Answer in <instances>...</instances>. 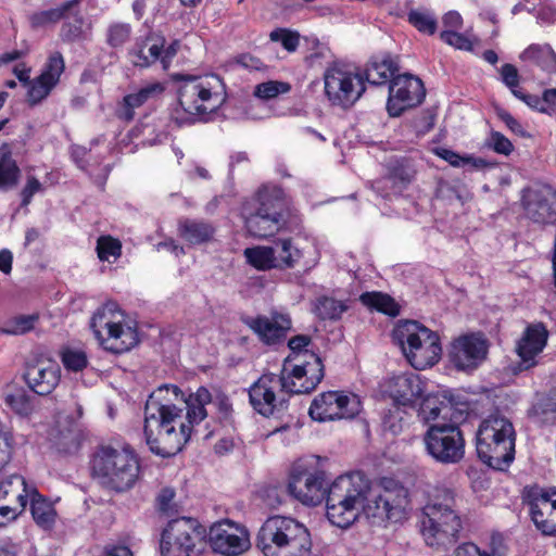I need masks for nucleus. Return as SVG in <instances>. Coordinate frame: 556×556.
<instances>
[{"label":"nucleus","instance_id":"obj_1","mask_svg":"<svg viewBox=\"0 0 556 556\" xmlns=\"http://www.w3.org/2000/svg\"><path fill=\"white\" fill-rule=\"evenodd\" d=\"M325 498L328 520L341 529L351 527L361 511L372 526L401 522L407 519L410 503L408 489L399 481L382 479L380 488L372 490L361 472L338 477Z\"/></svg>","mask_w":556,"mask_h":556},{"label":"nucleus","instance_id":"obj_2","mask_svg":"<svg viewBox=\"0 0 556 556\" xmlns=\"http://www.w3.org/2000/svg\"><path fill=\"white\" fill-rule=\"evenodd\" d=\"M184 394L177 386L164 384L153 391L144 406L143 433L149 450L159 456L170 457L179 453L190 440L194 426L207 416L206 404L212 402V394L205 387H200L185 400L187 424L182 422V408L176 406L172 397Z\"/></svg>","mask_w":556,"mask_h":556},{"label":"nucleus","instance_id":"obj_3","mask_svg":"<svg viewBox=\"0 0 556 556\" xmlns=\"http://www.w3.org/2000/svg\"><path fill=\"white\" fill-rule=\"evenodd\" d=\"M463 498L452 489L435 488L422 507L421 533L437 549H447L460 538L464 528Z\"/></svg>","mask_w":556,"mask_h":556},{"label":"nucleus","instance_id":"obj_4","mask_svg":"<svg viewBox=\"0 0 556 556\" xmlns=\"http://www.w3.org/2000/svg\"><path fill=\"white\" fill-rule=\"evenodd\" d=\"M225 101V87L217 75L188 78L178 90V105L172 109L169 119L178 127L191 125L197 116L214 113Z\"/></svg>","mask_w":556,"mask_h":556},{"label":"nucleus","instance_id":"obj_5","mask_svg":"<svg viewBox=\"0 0 556 556\" xmlns=\"http://www.w3.org/2000/svg\"><path fill=\"white\" fill-rule=\"evenodd\" d=\"M516 432L513 422L500 410L483 418L476 433L479 459L495 470H505L515 459Z\"/></svg>","mask_w":556,"mask_h":556},{"label":"nucleus","instance_id":"obj_6","mask_svg":"<svg viewBox=\"0 0 556 556\" xmlns=\"http://www.w3.org/2000/svg\"><path fill=\"white\" fill-rule=\"evenodd\" d=\"M91 472L99 483L116 493L132 489L139 479L140 464L130 446H100L91 459Z\"/></svg>","mask_w":556,"mask_h":556},{"label":"nucleus","instance_id":"obj_7","mask_svg":"<svg viewBox=\"0 0 556 556\" xmlns=\"http://www.w3.org/2000/svg\"><path fill=\"white\" fill-rule=\"evenodd\" d=\"M256 545L265 556H309L311 534L293 518L274 516L261 527Z\"/></svg>","mask_w":556,"mask_h":556},{"label":"nucleus","instance_id":"obj_8","mask_svg":"<svg viewBox=\"0 0 556 556\" xmlns=\"http://www.w3.org/2000/svg\"><path fill=\"white\" fill-rule=\"evenodd\" d=\"M283 193L279 188H261L242 206V217L248 233L265 239L277 233L283 225Z\"/></svg>","mask_w":556,"mask_h":556},{"label":"nucleus","instance_id":"obj_9","mask_svg":"<svg viewBox=\"0 0 556 556\" xmlns=\"http://www.w3.org/2000/svg\"><path fill=\"white\" fill-rule=\"evenodd\" d=\"M393 339L416 369L431 367L440 359L442 348L438 333L418 321H400L393 330Z\"/></svg>","mask_w":556,"mask_h":556},{"label":"nucleus","instance_id":"obj_10","mask_svg":"<svg viewBox=\"0 0 556 556\" xmlns=\"http://www.w3.org/2000/svg\"><path fill=\"white\" fill-rule=\"evenodd\" d=\"M116 304L111 302L97 309L90 320V328L100 345L113 354L130 351L138 342V331L135 326L124 325L114 320Z\"/></svg>","mask_w":556,"mask_h":556},{"label":"nucleus","instance_id":"obj_11","mask_svg":"<svg viewBox=\"0 0 556 556\" xmlns=\"http://www.w3.org/2000/svg\"><path fill=\"white\" fill-rule=\"evenodd\" d=\"M206 529L194 518L170 520L162 532L161 556H199L205 546Z\"/></svg>","mask_w":556,"mask_h":556},{"label":"nucleus","instance_id":"obj_12","mask_svg":"<svg viewBox=\"0 0 556 556\" xmlns=\"http://www.w3.org/2000/svg\"><path fill=\"white\" fill-rule=\"evenodd\" d=\"M427 454L442 465H454L465 456V438L459 421L431 424L422 437Z\"/></svg>","mask_w":556,"mask_h":556},{"label":"nucleus","instance_id":"obj_13","mask_svg":"<svg viewBox=\"0 0 556 556\" xmlns=\"http://www.w3.org/2000/svg\"><path fill=\"white\" fill-rule=\"evenodd\" d=\"M318 457L296 460L290 470L288 492L305 505H318L327 493V478L324 470L317 468Z\"/></svg>","mask_w":556,"mask_h":556},{"label":"nucleus","instance_id":"obj_14","mask_svg":"<svg viewBox=\"0 0 556 556\" xmlns=\"http://www.w3.org/2000/svg\"><path fill=\"white\" fill-rule=\"evenodd\" d=\"M303 356L304 359L299 362H292V357L288 356L280 375H277L288 394L309 393L325 376L324 364L317 354L305 352Z\"/></svg>","mask_w":556,"mask_h":556},{"label":"nucleus","instance_id":"obj_15","mask_svg":"<svg viewBox=\"0 0 556 556\" xmlns=\"http://www.w3.org/2000/svg\"><path fill=\"white\" fill-rule=\"evenodd\" d=\"M361 409V399L356 394L328 391L313 400L308 414L313 420L325 422L354 418Z\"/></svg>","mask_w":556,"mask_h":556},{"label":"nucleus","instance_id":"obj_16","mask_svg":"<svg viewBox=\"0 0 556 556\" xmlns=\"http://www.w3.org/2000/svg\"><path fill=\"white\" fill-rule=\"evenodd\" d=\"M288 393L275 374H264L249 389L252 407L265 417L281 413L288 407Z\"/></svg>","mask_w":556,"mask_h":556},{"label":"nucleus","instance_id":"obj_17","mask_svg":"<svg viewBox=\"0 0 556 556\" xmlns=\"http://www.w3.org/2000/svg\"><path fill=\"white\" fill-rule=\"evenodd\" d=\"M325 93L332 105L350 108L365 91L364 78L339 67L328 68L324 75Z\"/></svg>","mask_w":556,"mask_h":556},{"label":"nucleus","instance_id":"obj_18","mask_svg":"<svg viewBox=\"0 0 556 556\" xmlns=\"http://www.w3.org/2000/svg\"><path fill=\"white\" fill-rule=\"evenodd\" d=\"M206 535L213 552L223 556L242 555L251 546L248 529L229 519L213 523Z\"/></svg>","mask_w":556,"mask_h":556},{"label":"nucleus","instance_id":"obj_19","mask_svg":"<svg viewBox=\"0 0 556 556\" xmlns=\"http://www.w3.org/2000/svg\"><path fill=\"white\" fill-rule=\"evenodd\" d=\"M425 97L420 78L410 74L397 75L390 81L387 110L391 116H400L405 110L421 104Z\"/></svg>","mask_w":556,"mask_h":556},{"label":"nucleus","instance_id":"obj_20","mask_svg":"<svg viewBox=\"0 0 556 556\" xmlns=\"http://www.w3.org/2000/svg\"><path fill=\"white\" fill-rule=\"evenodd\" d=\"M488 340L480 333H470L455 339L448 351L450 362L458 370L477 369L486 358Z\"/></svg>","mask_w":556,"mask_h":556},{"label":"nucleus","instance_id":"obj_21","mask_svg":"<svg viewBox=\"0 0 556 556\" xmlns=\"http://www.w3.org/2000/svg\"><path fill=\"white\" fill-rule=\"evenodd\" d=\"M242 321L266 345L282 343L292 327L290 316L278 312H273L269 317L265 315L244 317Z\"/></svg>","mask_w":556,"mask_h":556},{"label":"nucleus","instance_id":"obj_22","mask_svg":"<svg viewBox=\"0 0 556 556\" xmlns=\"http://www.w3.org/2000/svg\"><path fill=\"white\" fill-rule=\"evenodd\" d=\"M23 377L34 393L46 396L58 387L61 379V368L58 363L41 358L27 364Z\"/></svg>","mask_w":556,"mask_h":556},{"label":"nucleus","instance_id":"obj_23","mask_svg":"<svg viewBox=\"0 0 556 556\" xmlns=\"http://www.w3.org/2000/svg\"><path fill=\"white\" fill-rule=\"evenodd\" d=\"M548 331L543 323L529 325L517 342L516 352L520 358L519 370H528L538 365L536 357L547 344Z\"/></svg>","mask_w":556,"mask_h":556},{"label":"nucleus","instance_id":"obj_24","mask_svg":"<svg viewBox=\"0 0 556 556\" xmlns=\"http://www.w3.org/2000/svg\"><path fill=\"white\" fill-rule=\"evenodd\" d=\"M388 392L394 404L414 408L416 400L424 393V383L417 374H402L389 379Z\"/></svg>","mask_w":556,"mask_h":556},{"label":"nucleus","instance_id":"obj_25","mask_svg":"<svg viewBox=\"0 0 556 556\" xmlns=\"http://www.w3.org/2000/svg\"><path fill=\"white\" fill-rule=\"evenodd\" d=\"M84 435L79 425L73 419L65 422L56 421L49 440L51 446L60 454H75L80 448Z\"/></svg>","mask_w":556,"mask_h":556},{"label":"nucleus","instance_id":"obj_26","mask_svg":"<svg viewBox=\"0 0 556 556\" xmlns=\"http://www.w3.org/2000/svg\"><path fill=\"white\" fill-rule=\"evenodd\" d=\"M417 416L428 427L434 422H452L453 420L460 421L463 419L462 412H454L452 403L445 397L440 399L438 395L426 396L418 408Z\"/></svg>","mask_w":556,"mask_h":556},{"label":"nucleus","instance_id":"obj_27","mask_svg":"<svg viewBox=\"0 0 556 556\" xmlns=\"http://www.w3.org/2000/svg\"><path fill=\"white\" fill-rule=\"evenodd\" d=\"M165 90L161 83H149L137 92L126 94L116 110V116L125 122L135 117V109L140 108L150 100L157 99Z\"/></svg>","mask_w":556,"mask_h":556},{"label":"nucleus","instance_id":"obj_28","mask_svg":"<svg viewBox=\"0 0 556 556\" xmlns=\"http://www.w3.org/2000/svg\"><path fill=\"white\" fill-rule=\"evenodd\" d=\"M414 169L402 162H396L389 168L387 176L372 184L374 189L383 198L397 193L414 178Z\"/></svg>","mask_w":556,"mask_h":556},{"label":"nucleus","instance_id":"obj_29","mask_svg":"<svg viewBox=\"0 0 556 556\" xmlns=\"http://www.w3.org/2000/svg\"><path fill=\"white\" fill-rule=\"evenodd\" d=\"M215 226L204 219L181 217L178 219L177 233L189 245H201L213 240Z\"/></svg>","mask_w":556,"mask_h":556},{"label":"nucleus","instance_id":"obj_30","mask_svg":"<svg viewBox=\"0 0 556 556\" xmlns=\"http://www.w3.org/2000/svg\"><path fill=\"white\" fill-rule=\"evenodd\" d=\"M76 4V0L64 1L55 8L38 10L27 15V22L33 30H45L53 28Z\"/></svg>","mask_w":556,"mask_h":556},{"label":"nucleus","instance_id":"obj_31","mask_svg":"<svg viewBox=\"0 0 556 556\" xmlns=\"http://www.w3.org/2000/svg\"><path fill=\"white\" fill-rule=\"evenodd\" d=\"M528 416L541 426L556 424V388L538 393L528 410Z\"/></svg>","mask_w":556,"mask_h":556},{"label":"nucleus","instance_id":"obj_32","mask_svg":"<svg viewBox=\"0 0 556 556\" xmlns=\"http://www.w3.org/2000/svg\"><path fill=\"white\" fill-rule=\"evenodd\" d=\"M399 72L397 62L389 54L375 56L367 64L365 70V79L371 85H383L391 81L390 78Z\"/></svg>","mask_w":556,"mask_h":556},{"label":"nucleus","instance_id":"obj_33","mask_svg":"<svg viewBox=\"0 0 556 556\" xmlns=\"http://www.w3.org/2000/svg\"><path fill=\"white\" fill-rule=\"evenodd\" d=\"M520 59L544 72L556 73V53L549 45H531L520 54Z\"/></svg>","mask_w":556,"mask_h":556},{"label":"nucleus","instance_id":"obj_34","mask_svg":"<svg viewBox=\"0 0 556 556\" xmlns=\"http://www.w3.org/2000/svg\"><path fill=\"white\" fill-rule=\"evenodd\" d=\"M29 493L25 479L20 475H12L0 482V501L22 502L26 506Z\"/></svg>","mask_w":556,"mask_h":556},{"label":"nucleus","instance_id":"obj_35","mask_svg":"<svg viewBox=\"0 0 556 556\" xmlns=\"http://www.w3.org/2000/svg\"><path fill=\"white\" fill-rule=\"evenodd\" d=\"M79 0H76V4L62 20L63 24L60 29V38L64 42H75L83 37L84 17L79 10Z\"/></svg>","mask_w":556,"mask_h":556},{"label":"nucleus","instance_id":"obj_36","mask_svg":"<svg viewBox=\"0 0 556 556\" xmlns=\"http://www.w3.org/2000/svg\"><path fill=\"white\" fill-rule=\"evenodd\" d=\"M270 248L278 269L292 268L302 257V253L289 238L276 240Z\"/></svg>","mask_w":556,"mask_h":556},{"label":"nucleus","instance_id":"obj_37","mask_svg":"<svg viewBox=\"0 0 556 556\" xmlns=\"http://www.w3.org/2000/svg\"><path fill=\"white\" fill-rule=\"evenodd\" d=\"M30 497V511L37 525L49 528L53 525L55 511L52 504L43 498L36 489H31Z\"/></svg>","mask_w":556,"mask_h":556},{"label":"nucleus","instance_id":"obj_38","mask_svg":"<svg viewBox=\"0 0 556 556\" xmlns=\"http://www.w3.org/2000/svg\"><path fill=\"white\" fill-rule=\"evenodd\" d=\"M348 308L346 302L324 295L316 300L314 312L321 319L337 320Z\"/></svg>","mask_w":556,"mask_h":556},{"label":"nucleus","instance_id":"obj_39","mask_svg":"<svg viewBox=\"0 0 556 556\" xmlns=\"http://www.w3.org/2000/svg\"><path fill=\"white\" fill-rule=\"evenodd\" d=\"M526 210L529 218L536 224L549 225L556 222V211L547 199L529 202Z\"/></svg>","mask_w":556,"mask_h":556},{"label":"nucleus","instance_id":"obj_40","mask_svg":"<svg viewBox=\"0 0 556 556\" xmlns=\"http://www.w3.org/2000/svg\"><path fill=\"white\" fill-rule=\"evenodd\" d=\"M132 27L128 23L113 22L105 30L106 45L115 50L124 48L131 39Z\"/></svg>","mask_w":556,"mask_h":556},{"label":"nucleus","instance_id":"obj_41","mask_svg":"<svg viewBox=\"0 0 556 556\" xmlns=\"http://www.w3.org/2000/svg\"><path fill=\"white\" fill-rule=\"evenodd\" d=\"M20 176L21 169L11 153H3L0 157V190L7 191L16 187Z\"/></svg>","mask_w":556,"mask_h":556},{"label":"nucleus","instance_id":"obj_42","mask_svg":"<svg viewBox=\"0 0 556 556\" xmlns=\"http://www.w3.org/2000/svg\"><path fill=\"white\" fill-rule=\"evenodd\" d=\"M434 154L454 167H465L469 165L473 168H483L486 166V161L481 157H475L472 155H460L447 148H435Z\"/></svg>","mask_w":556,"mask_h":556},{"label":"nucleus","instance_id":"obj_43","mask_svg":"<svg viewBox=\"0 0 556 556\" xmlns=\"http://www.w3.org/2000/svg\"><path fill=\"white\" fill-rule=\"evenodd\" d=\"M244 256L253 267L260 270L277 268L270 247L248 248L244 250Z\"/></svg>","mask_w":556,"mask_h":556},{"label":"nucleus","instance_id":"obj_44","mask_svg":"<svg viewBox=\"0 0 556 556\" xmlns=\"http://www.w3.org/2000/svg\"><path fill=\"white\" fill-rule=\"evenodd\" d=\"M363 304L376 308L377 311L395 316L399 314V307L395 301L388 294L380 292H366L361 295Z\"/></svg>","mask_w":556,"mask_h":556},{"label":"nucleus","instance_id":"obj_45","mask_svg":"<svg viewBox=\"0 0 556 556\" xmlns=\"http://www.w3.org/2000/svg\"><path fill=\"white\" fill-rule=\"evenodd\" d=\"M4 403L21 416H28L34 410L33 397L24 389L8 393L4 396Z\"/></svg>","mask_w":556,"mask_h":556},{"label":"nucleus","instance_id":"obj_46","mask_svg":"<svg viewBox=\"0 0 556 556\" xmlns=\"http://www.w3.org/2000/svg\"><path fill=\"white\" fill-rule=\"evenodd\" d=\"M211 403L216 408V417L219 424L224 428L235 429L233 408L229 397L225 393L218 392L214 397L212 396Z\"/></svg>","mask_w":556,"mask_h":556},{"label":"nucleus","instance_id":"obj_47","mask_svg":"<svg viewBox=\"0 0 556 556\" xmlns=\"http://www.w3.org/2000/svg\"><path fill=\"white\" fill-rule=\"evenodd\" d=\"M407 407L400 404H392V407L383 416L382 425L384 430L390 431L393 434H397L403 431L404 426L407 424Z\"/></svg>","mask_w":556,"mask_h":556},{"label":"nucleus","instance_id":"obj_48","mask_svg":"<svg viewBox=\"0 0 556 556\" xmlns=\"http://www.w3.org/2000/svg\"><path fill=\"white\" fill-rule=\"evenodd\" d=\"M407 20L420 33L433 35L437 31V18L429 11L410 10Z\"/></svg>","mask_w":556,"mask_h":556},{"label":"nucleus","instance_id":"obj_49","mask_svg":"<svg viewBox=\"0 0 556 556\" xmlns=\"http://www.w3.org/2000/svg\"><path fill=\"white\" fill-rule=\"evenodd\" d=\"M38 319L39 316L37 314L20 315L13 317L4 324L2 332L13 336L27 333L34 329Z\"/></svg>","mask_w":556,"mask_h":556},{"label":"nucleus","instance_id":"obj_50","mask_svg":"<svg viewBox=\"0 0 556 556\" xmlns=\"http://www.w3.org/2000/svg\"><path fill=\"white\" fill-rule=\"evenodd\" d=\"M64 68V59L62 54L56 51L49 56L39 77H41V80H47L48 83L56 86Z\"/></svg>","mask_w":556,"mask_h":556},{"label":"nucleus","instance_id":"obj_51","mask_svg":"<svg viewBox=\"0 0 556 556\" xmlns=\"http://www.w3.org/2000/svg\"><path fill=\"white\" fill-rule=\"evenodd\" d=\"M141 128L144 136L143 143L147 146L152 147L164 143L168 138V131L165 129V124L162 121L143 123Z\"/></svg>","mask_w":556,"mask_h":556},{"label":"nucleus","instance_id":"obj_52","mask_svg":"<svg viewBox=\"0 0 556 556\" xmlns=\"http://www.w3.org/2000/svg\"><path fill=\"white\" fill-rule=\"evenodd\" d=\"M291 89L288 83L269 80L255 86L254 96L269 100L278 94L286 93Z\"/></svg>","mask_w":556,"mask_h":556},{"label":"nucleus","instance_id":"obj_53","mask_svg":"<svg viewBox=\"0 0 556 556\" xmlns=\"http://www.w3.org/2000/svg\"><path fill=\"white\" fill-rule=\"evenodd\" d=\"M97 253L101 261H110V257H118L122 253V244L110 236L100 237L97 242Z\"/></svg>","mask_w":556,"mask_h":556},{"label":"nucleus","instance_id":"obj_54","mask_svg":"<svg viewBox=\"0 0 556 556\" xmlns=\"http://www.w3.org/2000/svg\"><path fill=\"white\" fill-rule=\"evenodd\" d=\"M54 87V85L48 83L47 80H41V77L39 76L35 78L30 83L27 93L29 104L33 106L40 103L49 96Z\"/></svg>","mask_w":556,"mask_h":556},{"label":"nucleus","instance_id":"obj_55","mask_svg":"<svg viewBox=\"0 0 556 556\" xmlns=\"http://www.w3.org/2000/svg\"><path fill=\"white\" fill-rule=\"evenodd\" d=\"M62 363L67 370L80 371L88 365L87 355L83 351L66 349L61 354Z\"/></svg>","mask_w":556,"mask_h":556},{"label":"nucleus","instance_id":"obj_56","mask_svg":"<svg viewBox=\"0 0 556 556\" xmlns=\"http://www.w3.org/2000/svg\"><path fill=\"white\" fill-rule=\"evenodd\" d=\"M269 38L274 42L280 41L282 47L287 51H289V52L295 51L298 46H299V43H300V36H299V34L295 33V31H291L289 29H286V28L274 29L269 34Z\"/></svg>","mask_w":556,"mask_h":556},{"label":"nucleus","instance_id":"obj_57","mask_svg":"<svg viewBox=\"0 0 556 556\" xmlns=\"http://www.w3.org/2000/svg\"><path fill=\"white\" fill-rule=\"evenodd\" d=\"M486 146L503 155H509L514 150L511 141L500 131H491Z\"/></svg>","mask_w":556,"mask_h":556},{"label":"nucleus","instance_id":"obj_58","mask_svg":"<svg viewBox=\"0 0 556 556\" xmlns=\"http://www.w3.org/2000/svg\"><path fill=\"white\" fill-rule=\"evenodd\" d=\"M311 341V337L306 334L294 336L288 341V346L291 350V354L289 356L292 357V362H299L304 359L303 354L305 352H309L308 350H306V348L308 346Z\"/></svg>","mask_w":556,"mask_h":556},{"label":"nucleus","instance_id":"obj_59","mask_svg":"<svg viewBox=\"0 0 556 556\" xmlns=\"http://www.w3.org/2000/svg\"><path fill=\"white\" fill-rule=\"evenodd\" d=\"M440 38L445 43L455 47L460 50H471L472 43L471 41L463 34L454 31V30H443L440 34Z\"/></svg>","mask_w":556,"mask_h":556},{"label":"nucleus","instance_id":"obj_60","mask_svg":"<svg viewBox=\"0 0 556 556\" xmlns=\"http://www.w3.org/2000/svg\"><path fill=\"white\" fill-rule=\"evenodd\" d=\"M496 115L503 123H505L510 131L523 138L529 137V134L525 130L522 125L509 112L497 108Z\"/></svg>","mask_w":556,"mask_h":556},{"label":"nucleus","instance_id":"obj_61","mask_svg":"<svg viewBox=\"0 0 556 556\" xmlns=\"http://www.w3.org/2000/svg\"><path fill=\"white\" fill-rule=\"evenodd\" d=\"M25 507L22 502L0 501V516L7 521H13L24 511Z\"/></svg>","mask_w":556,"mask_h":556},{"label":"nucleus","instance_id":"obj_62","mask_svg":"<svg viewBox=\"0 0 556 556\" xmlns=\"http://www.w3.org/2000/svg\"><path fill=\"white\" fill-rule=\"evenodd\" d=\"M42 188L41 182L36 177H28L26 185L21 191L22 205L26 206L30 203L35 193L40 191Z\"/></svg>","mask_w":556,"mask_h":556},{"label":"nucleus","instance_id":"obj_63","mask_svg":"<svg viewBox=\"0 0 556 556\" xmlns=\"http://www.w3.org/2000/svg\"><path fill=\"white\" fill-rule=\"evenodd\" d=\"M548 506L549 498L546 495H542L535 502L530 504V515L534 525L539 522V519H546L545 510H548Z\"/></svg>","mask_w":556,"mask_h":556},{"label":"nucleus","instance_id":"obj_64","mask_svg":"<svg viewBox=\"0 0 556 556\" xmlns=\"http://www.w3.org/2000/svg\"><path fill=\"white\" fill-rule=\"evenodd\" d=\"M503 83L509 88H517L519 85V74L515 65L506 63L501 67Z\"/></svg>","mask_w":556,"mask_h":556}]
</instances>
